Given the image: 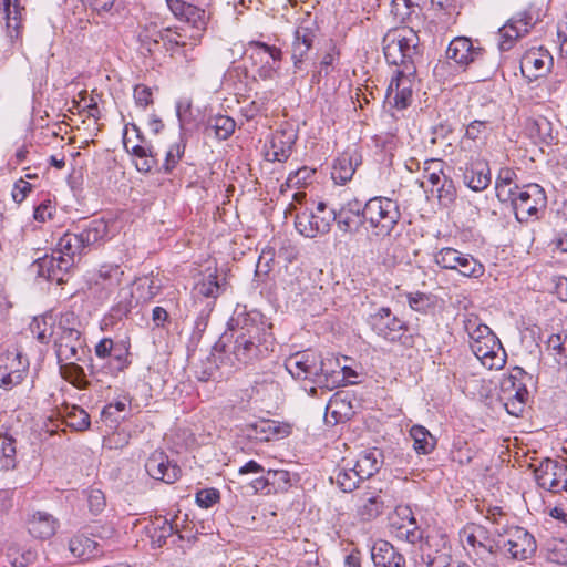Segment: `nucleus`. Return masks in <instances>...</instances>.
Returning <instances> with one entry per match:
<instances>
[{
	"label": "nucleus",
	"instance_id": "nucleus-1",
	"mask_svg": "<svg viewBox=\"0 0 567 567\" xmlns=\"http://www.w3.org/2000/svg\"><path fill=\"white\" fill-rule=\"evenodd\" d=\"M270 329L258 312L238 313L231 319L229 332L221 336L214 350L223 352L236 369L254 364L269 350Z\"/></svg>",
	"mask_w": 567,
	"mask_h": 567
},
{
	"label": "nucleus",
	"instance_id": "nucleus-2",
	"mask_svg": "<svg viewBox=\"0 0 567 567\" xmlns=\"http://www.w3.org/2000/svg\"><path fill=\"white\" fill-rule=\"evenodd\" d=\"M334 359H323L321 354L307 350L291 354L285 361L287 371L295 379L311 380L323 386H336L348 375H355L350 368L337 371Z\"/></svg>",
	"mask_w": 567,
	"mask_h": 567
},
{
	"label": "nucleus",
	"instance_id": "nucleus-3",
	"mask_svg": "<svg viewBox=\"0 0 567 567\" xmlns=\"http://www.w3.org/2000/svg\"><path fill=\"white\" fill-rule=\"evenodd\" d=\"M81 328V320L73 311L60 313L50 333L58 362L82 360L85 354V339Z\"/></svg>",
	"mask_w": 567,
	"mask_h": 567
},
{
	"label": "nucleus",
	"instance_id": "nucleus-4",
	"mask_svg": "<svg viewBox=\"0 0 567 567\" xmlns=\"http://www.w3.org/2000/svg\"><path fill=\"white\" fill-rule=\"evenodd\" d=\"M107 233L101 219L91 220L80 233H65L58 241L54 252L60 255V269H72L85 254V249L103 239Z\"/></svg>",
	"mask_w": 567,
	"mask_h": 567
},
{
	"label": "nucleus",
	"instance_id": "nucleus-5",
	"mask_svg": "<svg viewBox=\"0 0 567 567\" xmlns=\"http://www.w3.org/2000/svg\"><path fill=\"white\" fill-rule=\"evenodd\" d=\"M365 229L377 238L391 236L401 219L396 200L389 197H372L364 204Z\"/></svg>",
	"mask_w": 567,
	"mask_h": 567
},
{
	"label": "nucleus",
	"instance_id": "nucleus-6",
	"mask_svg": "<svg viewBox=\"0 0 567 567\" xmlns=\"http://www.w3.org/2000/svg\"><path fill=\"white\" fill-rule=\"evenodd\" d=\"M497 534L496 550L515 560L530 558L537 548L534 536L519 526L502 527Z\"/></svg>",
	"mask_w": 567,
	"mask_h": 567
},
{
	"label": "nucleus",
	"instance_id": "nucleus-7",
	"mask_svg": "<svg viewBox=\"0 0 567 567\" xmlns=\"http://www.w3.org/2000/svg\"><path fill=\"white\" fill-rule=\"evenodd\" d=\"M514 209L515 217L519 223H527L537 218L539 210L546 208L547 197L545 190L538 184H527L508 200Z\"/></svg>",
	"mask_w": 567,
	"mask_h": 567
},
{
	"label": "nucleus",
	"instance_id": "nucleus-8",
	"mask_svg": "<svg viewBox=\"0 0 567 567\" xmlns=\"http://www.w3.org/2000/svg\"><path fill=\"white\" fill-rule=\"evenodd\" d=\"M434 262L442 269L455 270L468 278H480L484 266L472 255L455 248L444 247L434 254Z\"/></svg>",
	"mask_w": 567,
	"mask_h": 567
},
{
	"label": "nucleus",
	"instance_id": "nucleus-9",
	"mask_svg": "<svg viewBox=\"0 0 567 567\" xmlns=\"http://www.w3.org/2000/svg\"><path fill=\"white\" fill-rule=\"evenodd\" d=\"M318 34L319 29L315 21H303L296 29L290 50L293 74L303 73L302 78L305 76L306 62Z\"/></svg>",
	"mask_w": 567,
	"mask_h": 567
},
{
	"label": "nucleus",
	"instance_id": "nucleus-10",
	"mask_svg": "<svg viewBox=\"0 0 567 567\" xmlns=\"http://www.w3.org/2000/svg\"><path fill=\"white\" fill-rule=\"evenodd\" d=\"M336 214L331 209H327L323 202H319L316 212H302L297 214L296 228L308 238H315L319 235L329 233Z\"/></svg>",
	"mask_w": 567,
	"mask_h": 567
},
{
	"label": "nucleus",
	"instance_id": "nucleus-11",
	"mask_svg": "<svg viewBox=\"0 0 567 567\" xmlns=\"http://www.w3.org/2000/svg\"><path fill=\"white\" fill-rule=\"evenodd\" d=\"M29 370V360L14 348L0 354V388L11 390L19 385Z\"/></svg>",
	"mask_w": 567,
	"mask_h": 567
},
{
	"label": "nucleus",
	"instance_id": "nucleus-12",
	"mask_svg": "<svg viewBox=\"0 0 567 567\" xmlns=\"http://www.w3.org/2000/svg\"><path fill=\"white\" fill-rule=\"evenodd\" d=\"M536 483L550 493L567 491V465L549 457L534 466Z\"/></svg>",
	"mask_w": 567,
	"mask_h": 567
},
{
	"label": "nucleus",
	"instance_id": "nucleus-13",
	"mask_svg": "<svg viewBox=\"0 0 567 567\" xmlns=\"http://www.w3.org/2000/svg\"><path fill=\"white\" fill-rule=\"evenodd\" d=\"M250 58L254 64H260L257 70L258 76L262 80H272L278 70L276 64L282 59V51L275 45H268L264 42L250 43Z\"/></svg>",
	"mask_w": 567,
	"mask_h": 567
},
{
	"label": "nucleus",
	"instance_id": "nucleus-14",
	"mask_svg": "<svg viewBox=\"0 0 567 567\" xmlns=\"http://www.w3.org/2000/svg\"><path fill=\"white\" fill-rule=\"evenodd\" d=\"M422 561L427 567H453L451 546L442 534L429 535L421 547Z\"/></svg>",
	"mask_w": 567,
	"mask_h": 567
},
{
	"label": "nucleus",
	"instance_id": "nucleus-15",
	"mask_svg": "<svg viewBox=\"0 0 567 567\" xmlns=\"http://www.w3.org/2000/svg\"><path fill=\"white\" fill-rule=\"evenodd\" d=\"M372 330L391 342L401 339L406 330L404 321L394 316L390 308H380L369 319Z\"/></svg>",
	"mask_w": 567,
	"mask_h": 567
},
{
	"label": "nucleus",
	"instance_id": "nucleus-16",
	"mask_svg": "<svg viewBox=\"0 0 567 567\" xmlns=\"http://www.w3.org/2000/svg\"><path fill=\"white\" fill-rule=\"evenodd\" d=\"M336 214L338 229L343 234H355L361 226H365L364 204L359 199L352 198L341 204L339 209H331Z\"/></svg>",
	"mask_w": 567,
	"mask_h": 567
},
{
	"label": "nucleus",
	"instance_id": "nucleus-17",
	"mask_svg": "<svg viewBox=\"0 0 567 567\" xmlns=\"http://www.w3.org/2000/svg\"><path fill=\"white\" fill-rule=\"evenodd\" d=\"M471 350L482 365L489 370H499L506 363L505 350L495 334L478 343L472 342Z\"/></svg>",
	"mask_w": 567,
	"mask_h": 567
},
{
	"label": "nucleus",
	"instance_id": "nucleus-18",
	"mask_svg": "<svg viewBox=\"0 0 567 567\" xmlns=\"http://www.w3.org/2000/svg\"><path fill=\"white\" fill-rule=\"evenodd\" d=\"M460 537L465 548H471L476 555H481L483 557L485 554L497 553V537L492 538L488 530L481 525H466L461 530Z\"/></svg>",
	"mask_w": 567,
	"mask_h": 567
},
{
	"label": "nucleus",
	"instance_id": "nucleus-19",
	"mask_svg": "<svg viewBox=\"0 0 567 567\" xmlns=\"http://www.w3.org/2000/svg\"><path fill=\"white\" fill-rule=\"evenodd\" d=\"M415 74V66L406 64L404 69H398L388 86V96H393L396 109H405L412 100V78Z\"/></svg>",
	"mask_w": 567,
	"mask_h": 567
},
{
	"label": "nucleus",
	"instance_id": "nucleus-20",
	"mask_svg": "<svg viewBox=\"0 0 567 567\" xmlns=\"http://www.w3.org/2000/svg\"><path fill=\"white\" fill-rule=\"evenodd\" d=\"M145 470L152 478L168 484L174 483L181 474V468L176 464H172L163 451H155L150 455L145 463Z\"/></svg>",
	"mask_w": 567,
	"mask_h": 567
},
{
	"label": "nucleus",
	"instance_id": "nucleus-21",
	"mask_svg": "<svg viewBox=\"0 0 567 567\" xmlns=\"http://www.w3.org/2000/svg\"><path fill=\"white\" fill-rule=\"evenodd\" d=\"M166 3L176 18L184 20L196 30V34L193 33L190 38L196 39L199 35L198 32L205 30L207 24L205 10L184 0H166Z\"/></svg>",
	"mask_w": 567,
	"mask_h": 567
},
{
	"label": "nucleus",
	"instance_id": "nucleus-22",
	"mask_svg": "<svg viewBox=\"0 0 567 567\" xmlns=\"http://www.w3.org/2000/svg\"><path fill=\"white\" fill-rule=\"evenodd\" d=\"M463 172L464 184L474 192H481L491 184V171L488 163L478 156L471 157L464 167H460Z\"/></svg>",
	"mask_w": 567,
	"mask_h": 567
},
{
	"label": "nucleus",
	"instance_id": "nucleus-23",
	"mask_svg": "<svg viewBox=\"0 0 567 567\" xmlns=\"http://www.w3.org/2000/svg\"><path fill=\"white\" fill-rule=\"evenodd\" d=\"M532 27V16L527 12H520L513 17L503 25L499 31V49L508 51L513 48L515 40L528 33Z\"/></svg>",
	"mask_w": 567,
	"mask_h": 567
},
{
	"label": "nucleus",
	"instance_id": "nucleus-24",
	"mask_svg": "<svg viewBox=\"0 0 567 567\" xmlns=\"http://www.w3.org/2000/svg\"><path fill=\"white\" fill-rule=\"evenodd\" d=\"M482 55V49L475 48L471 39L457 37L453 39L447 49L446 58L461 66H466Z\"/></svg>",
	"mask_w": 567,
	"mask_h": 567
},
{
	"label": "nucleus",
	"instance_id": "nucleus-25",
	"mask_svg": "<svg viewBox=\"0 0 567 567\" xmlns=\"http://www.w3.org/2000/svg\"><path fill=\"white\" fill-rule=\"evenodd\" d=\"M375 567H405L404 556L389 542L378 540L371 549Z\"/></svg>",
	"mask_w": 567,
	"mask_h": 567
},
{
	"label": "nucleus",
	"instance_id": "nucleus-26",
	"mask_svg": "<svg viewBox=\"0 0 567 567\" xmlns=\"http://www.w3.org/2000/svg\"><path fill=\"white\" fill-rule=\"evenodd\" d=\"M553 63V58L547 52H527L520 61L522 73L529 80L545 75Z\"/></svg>",
	"mask_w": 567,
	"mask_h": 567
},
{
	"label": "nucleus",
	"instance_id": "nucleus-27",
	"mask_svg": "<svg viewBox=\"0 0 567 567\" xmlns=\"http://www.w3.org/2000/svg\"><path fill=\"white\" fill-rule=\"evenodd\" d=\"M69 550L75 558L90 560L103 554V544L86 533H78L69 540Z\"/></svg>",
	"mask_w": 567,
	"mask_h": 567
},
{
	"label": "nucleus",
	"instance_id": "nucleus-28",
	"mask_svg": "<svg viewBox=\"0 0 567 567\" xmlns=\"http://www.w3.org/2000/svg\"><path fill=\"white\" fill-rule=\"evenodd\" d=\"M6 18L7 35L12 43L21 39L22 33V13L24 7L20 0H2Z\"/></svg>",
	"mask_w": 567,
	"mask_h": 567
},
{
	"label": "nucleus",
	"instance_id": "nucleus-29",
	"mask_svg": "<svg viewBox=\"0 0 567 567\" xmlns=\"http://www.w3.org/2000/svg\"><path fill=\"white\" fill-rule=\"evenodd\" d=\"M60 264V255L54 251L49 256L45 255L38 258L32 264L33 271L38 277L44 278L50 281H56L59 285L64 282L63 276L69 272L70 269L58 268Z\"/></svg>",
	"mask_w": 567,
	"mask_h": 567
},
{
	"label": "nucleus",
	"instance_id": "nucleus-30",
	"mask_svg": "<svg viewBox=\"0 0 567 567\" xmlns=\"http://www.w3.org/2000/svg\"><path fill=\"white\" fill-rule=\"evenodd\" d=\"M384 502L377 492H364L358 496L357 516L362 522H371L383 512Z\"/></svg>",
	"mask_w": 567,
	"mask_h": 567
},
{
	"label": "nucleus",
	"instance_id": "nucleus-31",
	"mask_svg": "<svg viewBox=\"0 0 567 567\" xmlns=\"http://www.w3.org/2000/svg\"><path fill=\"white\" fill-rule=\"evenodd\" d=\"M29 533L38 539H49L58 527V520L47 512H35L28 519Z\"/></svg>",
	"mask_w": 567,
	"mask_h": 567
},
{
	"label": "nucleus",
	"instance_id": "nucleus-32",
	"mask_svg": "<svg viewBox=\"0 0 567 567\" xmlns=\"http://www.w3.org/2000/svg\"><path fill=\"white\" fill-rule=\"evenodd\" d=\"M524 377L532 379V377L528 375L522 368H515L511 374V380H513L512 385L515 389V394L508 399V402L505 404V406L508 413L512 415H518L523 411V408L528 400L529 393L526 389V385L519 383L516 386L514 382V380L522 379Z\"/></svg>",
	"mask_w": 567,
	"mask_h": 567
},
{
	"label": "nucleus",
	"instance_id": "nucleus-33",
	"mask_svg": "<svg viewBox=\"0 0 567 567\" xmlns=\"http://www.w3.org/2000/svg\"><path fill=\"white\" fill-rule=\"evenodd\" d=\"M516 179L517 175L512 168L503 167L499 169L495 189L496 196L501 202H508L516 194V190H520L522 187L517 185Z\"/></svg>",
	"mask_w": 567,
	"mask_h": 567
},
{
	"label": "nucleus",
	"instance_id": "nucleus-34",
	"mask_svg": "<svg viewBox=\"0 0 567 567\" xmlns=\"http://www.w3.org/2000/svg\"><path fill=\"white\" fill-rule=\"evenodd\" d=\"M381 458L382 453L378 449L365 451L359 455L353 467H355V471L362 481L368 480L380 470L382 464Z\"/></svg>",
	"mask_w": 567,
	"mask_h": 567
},
{
	"label": "nucleus",
	"instance_id": "nucleus-35",
	"mask_svg": "<svg viewBox=\"0 0 567 567\" xmlns=\"http://www.w3.org/2000/svg\"><path fill=\"white\" fill-rule=\"evenodd\" d=\"M63 422L74 431H85L90 427L89 413L78 405H64L58 411Z\"/></svg>",
	"mask_w": 567,
	"mask_h": 567
},
{
	"label": "nucleus",
	"instance_id": "nucleus-36",
	"mask_svg": "<svg viewBox=\"0 0 567 567\" xmlns=\"http://www.w3.org/2000/svg\"><path fill=\"white\" fill-rule=\"evenodd\" d=\"M399 34L386 33L383 38V52L385 60L389 64L398 65L400 69H404L406 64L414 65V60L405 56L399 49Z\"/></svg>",
	"mask_w": 567,
	"mask_h": 567
},
{
	"label": "nucleus",
	"instance_id": "nucleus-37",
	"mask_svg": "<svg viewBox=\"0 0 567 567\" xmlns=\"http://www.w3.org/2000/svg\"><path fill=\"white\" fill-rule=\"evenodd\" d=\"M388 33L399 34V49L409 59H413L420 54V38L417 33L410 28H400L390 30Z\"/></svg>",
	"mask_w": 567,
	"mask_h": 567
},
{
	"label": "nucleus",
	"instance_id": "nucleus-38",
	"mask_svg": "<svg viewBox=\"0 0 567 567\" xmlns=\"http://www.w3.org/2000/svg\"><path fill=\"white\" fill-rule=\"evenodd\" d=\"M147 533L154 548H161L167 538L174 534V526L166 518L156 517L147 527Z\"/></svg>",
	"mask_w": 567,
	"mask_h": 567
},
{
	"label": "nucleus",
	"instance_id": "nucleus-39",
	"mask_svg": "<svg viewBox=\"0 0 567 567\" xmlns=\"http://www.w3.org/2000/svg\"><path fill=\"white\" fill-rule=\"evenodd\" d=\"M401 515L408 520L395 528L396 537L410 544H416L422 539V530L419 528L416 519L409 508H404Z\"/></svg>",
	"mask_w": 567,
	"mask_h": 567
},
{
	"label": "nucleus",
	"instance_id": "nucleus-40",
	"mask_svg": "<svg viewBox=\"0 0 567 567\" xmlns=\"http://www.w3.org/2000/svg\"><path fill=\"white\" fill-rule=\"evenodd\" d=\"M76 361L78 360L58 362L60 365V374L64 380L78 389H86L90 385V382L86 379L84 369L76 364Z\"/></svg>",
	"mask_w": 567,
	"mask_h": 567
},
{
	"label": "nucleus",
	"instance_id": "nucleus-41",
	"mask_svg": "<svg viewBox=\"0 0 567 567\" xmlns=\"http://www.w3.org/2000/svg\"><path fill=\"white\" fill-rule=\"evenodd\" d=\"M235 121L227 115L210 116L207 121L206 133L214 134L218 140L228 138L235 131Z\"/></svg>",
	"mask_w": 567,
	"mask_h": 567
},
{
	"label": "nucleus",
	"instance_id": "nucleus-42",
	"mask_svg": "<svg viewBox=\"0 0 567 567\" xmlns=\"http://www.w3.org/2000/svg\"><path fill=\"white\" fill-rule=\"evenodd\" d=\"M410 436L413 440V447L419 454H430L436 445L435 437L422 425H413L410 429Z\"/></svg>",
	"mask_w": 567,
	"mask_h": 567
},
{
	"label": "nucleus",
	"instance_id": "nucleus-43",
	"mask_svg": "<svg viewBox=\"0 0 567 567\" xmlns=\"http://www.w3.org/2000/svg\"><path fill=\"white\" fill-rule=\"evenodd\" d=\"M123 271L117 265H104L100 268L95 284L113 291L122 282Z\"/></svg>",
	"mask_w": 567,
	"mask_h": 567
},
{
	"label": "nucleus",
	"instance_id": "nucleus-44",
	"mask_svg": "<svg viewBox=\"0 0 567 567\" xmlns=\"http://www.w3.org/2000/svg\"><path fill=\"white\" fill-rule=\"evenodd\" d=\"M138 41L143 54H152L162 42L161 29L155 23L145 24L138 33Z\"/></svg>",
	"mask_w": 567,
	"mask_h": 567
},
{
	"label": "nucleus",
	"instance_id": "nucleus-45",
	"mask_svg": "<svg viewBox=\"0 0 567 567\" xmlns=\"http://www.w3.org/2000/svg\"><path fill=\"white\" fill-rule=\"evenodd\" d=\"M16 440L6 433H0V468L9 471L17 464Z\"/></svg>",
	"mask_w": 567,
	"mask_h": 567
},
{
	"label": "nucleus",
	"instance_id": "nucleus-46",
	"mask_svg": "<svg viewBox=\"0 0 567 567\" xmlns=\"http://www.w3.org/2000/svg\"><path fill=\"white\" fill-rule=\"evenodd\" d=\"M285 133L277 131L271 138V151L268 152V156H272V161L285 162L291 154L293 144L292 135H289L287 140H284Z\"/></svg>",
	"mask_w": 567,
	"mask_h": 567
},
{
	"label": "nucleus",
	"instance_id": "nucleus-47",
	"mask_svg": "<svg viewBox=\"0 0 567 567\" xmlns=\"http://www.w3.org/2000/svg\"><path fill=\"white\" fill-rule=\"evenodd\" d=\"M332 482L343 491V492H352L358 487V484L362 481L359 477L355 467L350 462H347L342 467H340L334 477L331 478Z\"/></svg>",
	"mask_w": 567,
	"mask_h": 567
},
{
	"label": "nucleus",
	"instance_id": "nucleus-48",
	"mask_svg": "<svg viewBox=\"0 0 567 567\" xmlns=\"http://www.w3.org/2000/svg\"><path fill=\"white\" fill-rule=\"evenodd\" d=\"M355 172L352 156L344 153L334 161L331 177L337 184L350 181Z\"/></svg>",
	"mask_w": 567,
	"mask_h": 567
},
{
	"label": "nucleus",
	"instance_id": "nucleus-49",
	"mask_svg": "<svg viewBox=\"0 0 567 567\" xmlns=\"http://www.w3.org/2000/svg\"><path fill=\"white\" fill-rule=\"evenodd\" d=\"M464 328L470 338V347H472V342L478 343V341H484L487 337L494 336L491 328L482 323L475 316L465 319Z\"/></svg>",
	"mask_w": 567,
	"mask_h": 567
},
{
	"label": "nucleus",
	"instance_id": "nucleus-50",
	"mask_svg": "<svg viewBox=\"0 0 567 567\" xmlns=\"http://www.w3.org/2000/svg\"><path fill=\"white\" fill-rule=\"evenodd\" d=\"M220 292L217 277L209 275L194 287V293L205 298H216Z\"/></svg>",
	"mask_w": 567,
	"mask_h": 567
},
{
	"label": "nucleus",
	"instance_id": "nucleus-51",
	"mask_svg": "<svg viewBox=\"0 0 567 567\" xmlns=\"http://www.w3.org/2000/svg\"><path fill=\"white\" fill-rule=\"evenodd\" d=\"M267 477L272 493L285 491L290 486V474L285 470H268Z\"/></svg>",
	"mask_w": 567,
	"mask_h": 567
},
{
	"label": "nucleus",
	"instance_id": "nucleus-52",
	"mask_svg": "<svg viewBox=\"0 0 567 567\" xmlns=\"http://www.w3.org/2000/svg\"><path fill=\"white\" fill-rule=\"evenodd\" d=\"M186 35L183 34L178 28H164L161 29V40L163 42V45L167 50H173L174 47H185Z\"/></svg>",
	"mask_w": 567,
	"mask_h": 567
},
{
	"label": "nucleus",
	"instance_id": "nucleus-53",
	"mask_svg": "<svg viewBox=\"0 0 567 567\" xmlns=\"http://www.w3.org/2000/svg\"><path fill=\"white\" fill-rule=\"evenodd\" d=\"M547 349L557 362L567 359V334H551L547 340Z\"/></svg>",
	"mask_w": 567,
	"mask_h": 567
},
{
	"label": "nucleus",
	"instance_id": "nucleus-54",
	"mask_svg": "<svg viewBox=\"0 0 567 567\" xmlns=\"http://www.w3.org/2000/svg\"><path fill=\"white\" fill-rule=\"evenodd\" d=\"M486 128V123L482 121L471 122L466 130L464 137L461 141L462 150H472V143H475L480 138L483 131Z\"/></svg>",
	"mask_w": 567,
	"mask_h": 567
},
{
	"label": "nucleus",
	"instance_id": "nucleus-55",
	"mask_svg": "<svg viewBox=\"0 0 567 567\" xmlns=\"http://www.w3.org/2000/svg\"><path fill=\"white\" fill-rule=\"evenodd\" d=\"M443 162L440 159H429L424 163V177L434 187L439 186L443 179Z\"/></svg>",
	"mask_w": 567,
	"mask_h": 567
},
{
	"label": "nucleus",
	"instance_id": "nucleus-56",
	"mask_svg": "<svg viewBox=\"0 0 567 567\" xmlns=\"http://www.w3.org/2000/svg\"><path fill=\"white\" fill-rule=\"evenodd\" d=\"M87 506L93 515H99L105 508L106 501L104 493L97 488L86 491Z\"/></svg>",
	"mask_w": 567,
	"mask_h": 567
},
{
	"label": "nucleus",
	"instance_id": "nucleus-57",
	"mask_svg": "<svg viewBox=\"0 0 567 567\" xmlns=\"http://www.w3.org/2000/svg\"><path fill=\"white\" fill-rule=\"evenodd\" d=\"M214 302L209 301L206 303L205 309L200 311L198 317L195 320L194 330L192 338L194 340H199L206 330L209 321V313L213 310Z\"/></svg>",
	"mask_w": 567,
	"mask_h": 567
},
{
	"label": "nucleus",
	"instance_id": "nucleus-58",
	"mask_svg": "<svg viewBox=\"0 0 567 567\" xmlns=\"http://www.w3.org/2000/svg\"><path fill=\"white\" fill-rule=\"evenodd\" d=\"M217 365L213 360L207 358L205 361H202L198 367H196L195 378L200 382H207L215 379Z\"/></svg>",
	"mask_w": 567,
	"mask_h": 567
},
{
	"label": "nucleus",
	"instance_id": "nucleus-59",
	"mask_svg": "<svg viewBox=\"0 0 567 567\" xmlns=\"http://www.w3.org/2000/svg\"><path fill=\"white\" fill-rule=\"evenodd\" d=\"M437 197L445 204L452 203L456 197V189L451 178L443 176L441 184L436 188Z\"/></svg>",
	"mask_w": 567,
	"mask_h": 567
},
{
	"label": "nucleus",
	"instance_id": "nucleus-60",
	"mask_svg": "<svg viewBox=\"0 0 567 567\" xmlns=\"http://www.w3.org/2000/svg\"><path fill=\"white\" fill-rule=\"evenodd\" d=\"M315 173H316L315 169L303 166V167L297 169L296 172H292L289 174L288 179H287L288 185L289 186H298V187L307 185Z\"/></svg>",
	"mask_w": 567,
	"mask_h": 567
},
{
	"label": "nucleus",
	"instance_id": "nucleus-61",
	"mask_svg": "<svg viewBox=\"0 0 567 567\" xmlns=\"http://www.w3.org/2000/svg\"><path fill=\"white\" fill-rule=\"evenodd\" d=\"M185 146L181 143L173 144L166 153L164 169L169 173L179 162L184 154Z\"/></svg>",
	"mask_w": 567,
	"mask_h": 567
},
{
	"label": "nucleus",
	"instance_id": "nucleus-62",
	"mask_svg": "<svg viewBox=\"0 0 567 567\" xmlns=\"http://www.w3.org/2000/svg\"><path fill=\"white\" fill-rule=\"evenodd\" d=\"M219 501V492L215 488H206L197 492L196 502L200 507L209 508Z\"/></svg>",
	"mask_w": 567,
	"mask_h": 567
},
{
	"label": "nucleus",
	"instance_id": "nucleus-63",
	"mask_svg": "<svg viewBox=\"0 0 567 567\" xmlns=\"http://www.w3.org/2000/svg\"><path fill=\"white\" fill-rule=\"evenodd\" d=\"M408 303L413 310L424 312L430 307V298L423 292L409 293Z\"/></svg>",
	"mask_w": 567,
	"mask_h": 567
},
{
	"label": "nucleus",
	"instance_id": "nucleus-64",
	"mask_svg": "<svg viewBox=\"0 0 567 567\" xmlns=\"http://www.w3.org/2000/svg\"><path fill=\"white\" fill-rule=\"evenodd\" d=\"M18 554L19 550L16 547L8 548L7 557L13 567H24L32 559V554L30 551L23 553L20 556Z\"/></svg>",
	"mask_w": 567,
	"mask_h": 567
}]
</instances>
